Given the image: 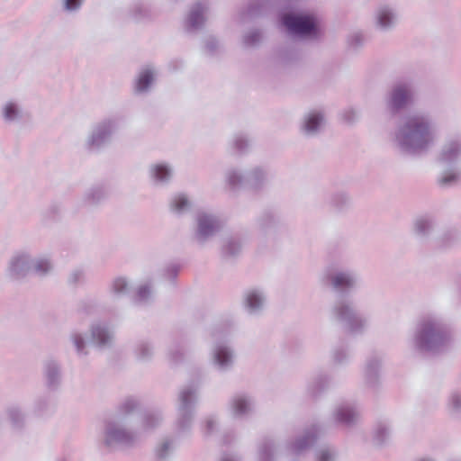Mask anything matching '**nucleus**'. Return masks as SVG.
Segmentation results:
<instances>
[{"instance_id":"f257e3e1","label":"nucleus","mask_w":461,"mask_h":461,"mask_svg":"<svg viewBox=\"0 0 461 461\" xmlns=\"http://www.w3.org/2000/svg\"><path fill=\"white\" fill-rule=\"evenodd\" d=\"M436 130L432 119L426 114L408 116L395 130L393 143L405 155L419 156L435 144Z\"/></svg>"},{"instance_id":"f03ea898","label":"nucleus","mask_w":461,"mask_h":461,"mask_svg":"<svg viewBox=\"0 0 461 461\" xmlns=\"http://www.w3.org/2000/svg\"><path fill=\"white\" fill-rule=\"evenodd\" d=\"M450 339V329L444 317L428 312L417 320L408 343L418 352L437 353L445 349Z\"/></svg>"},{"instance_id":"7ed1b4c3","label":"nucleus","mask_w":461,"mask_h":461,"mask_svg":"<svg viewBox=\"0 0 461 461\" xmlns=\"http://www.w3.org/2000/svg\"><path fill=\"white\" fill-rule=\"evenodd\" d=\"M199 400V385L192 383L184 385L178 393L176 404V432L178 436L189 434Z\"/></svg>"},{"instance_id":"20e7f679","label":"nucleus","mask_w":461,"mask_h":461,"mask_svg":"<svg viewBox=\"0 0 461 461\" xmlns=\"http://www.w3.org/2000/svg\"><path fill=\"white\" fill-rule=\"evenodd\" d=\"M122 121V116L111 115L94 123L85 140V149L89 152L101 150L120 130Z\"/></svg>"},{"instance_id":"39448f33","label":"nucleus","mask_w":461,"mask_h":461,"mask_svg":"<svg viewBox=\"0 0 461 461\" xmlns=\"http://www.w3.org/2000/svg\"><path fill=\"white\" fill-rule=\"evenodd\" d=\"M281 22L293 37L318 40L321 35L318 19L312 14H285Z\"/></svg>"},{"instance_id":"423d86ee","label":"nucleus","mask_w":461,"mask_h":461,"mask_svg":"<svg viewBox=\"0 0 461 461\" xmlns=\"http://www.w3.org/2000/svg\"><path fill=\"white\" fill-rule=\"evenodd\" d=\"M331 318L344 324L346 330L353 335L363 334L367 327V319L360 315L352 303L345 298L337 300L330 309Z\"/></svg>"},{"instance_id":"0eeeda50","label":"nucleus","mask_w":461,"mask_h":461,"mask_svg":"<svg viewBox=\"0 0 461 461\" xmlns=\"http://www.w3.org/2000/svg\"><path fill=\"white\" fill-rule=\"evenodd\" d=\"M225 179L231 189L246 187L257 191L267 185L269 173L266 167L261 166L250 168L246 174H242L239 169L232 167L226 171Z\"/></svg>"},{"instance_id":"6e6552de","label":"nucleus","mask_w":461,"mask_h":461,"mask_svg":"<svg viewBox=\"0 0 461 461\" xmlns=\"http://www.w3.org/2000/svg\"><path fill=\"white\" fill-rule=\"evenodd\" d=\"M140 441L137 429L125 428L122 420L114 419L106 422L104 429V445L110 449L133 447Z\"/></svg>"},{"instance_id":"1a4fd4ad","label":"nucleus","mask_w":461,"mask_h":461,"mask_svg":"<svg viewBox=\"0 0 461 461\" xmlns=\"http://www.w3.org/2000/svg\"><path fill=\"white\" fill-rule=\"evenodd\" d=\"M413 95L414 87L411 81H397L385 96V106L392 114H397L411 104Z\"/></svg>"},{"instance_id":"9d476101","label":"nucleus","mask_w":461,"mask_h":461,"mask_svg":"<svg viewBox=\"0 0 461 461\" xmlns=\"http://www.w3.org/2000/svg\"><path fill=\"white\" fill-rule=\"evenodd\" d=\"M324 428L320 423H312L306 427L302 435L297 436L285 446L287 457H297L308 451L323 433Z\"/></svg>"},{"instance_id":"9b49d317","label":"nucleus","mask_w":461,"mask_h":461,"mask_svg":"<svg viewBox=\"0 0 461 461\" xmlns=\"http://www.w3.org/2000/svg\"><path fill=\"white\" fill-rule=\"evenodd\" d=\"M223 227L222 220L209 212H199L195 217L193 239L200 245H204Z\"/></svg>"},{"instance_id":"f8f14e48","label":"nucleus","mask_w":461,"mask_h":461,"mask_svg":"<svg viewBox=\"0 0 461 461\" xmlns=\"http://www.w3.org/2000/svg\"><path fill=\"white\" fill-rule=\"evenodd\" d=\"M33 258L26 250H19L10 258L6 268V275L13 280L24 278L31 271Z\"/></svg>"},{"instance_id":"ddd939ff","label":"nucleus","mask_w":461,"mask_h":461,"mask_svg":"<svg viewBox=\"0 0 461 461\" xmlns=\"http://www.w3.org/2000/svg\"><path fill=\"white\" fill-rule=\"evenodd\" d=\"M361 418L358 405L353 402H343L336 405L331 413L332 420L344 427L357 424Z\"/></svg>"},{"instance_id":"4468645a","label":"nucleus","mask_w":461,"mask_h":461,"mask_svg":"<svg viewBox=\"0 0 461 461\" xmlns=\"http://www.w3.org/2000/svg\"><path fill=\"white\" fill-rule=\"evenodd\" d=\"M384 355L371 353L366 359L363 368V378L366 386L375 389L381 384Z\"/></svg>"},{"instance_id":"2eb2a0df","label":"nucleus","mask_w":461,"mask_h":461,"mask_svg":"<svg viewBox=\"0 0 461 461\" xmlns=\"http://www.w3.org/2000/svg\"><path fill=\"white\" fill-rule=\"evenodd\" d=\"M398 21V11L392 5H379L374 13V25L380 32L392 31L397 25Z\"/></svg>"},{"instance_id":"dca6fc26","label":"nucleus","mask_w":461,"mask_h":461,"mask_svg":"<svg viewBox=\"0 0 461 461\" xmlns=\"http://www.w3.org/2000/svg\"><path fill=\"white\" fill-rule=\"evenodd\" d=\"M327 280L338 292L353 289L358 281L357 274L351 269H334L327 273Z\"/></svg>"},{"instance_id":"f3484780","label":"nucleus","mask_w":461,"mask_h":461,"mask_svg":"<svg viewBox=\"0 0 461 461\" xmlns=\"http://www.w3.org/2000/svg\"><path fill=\"white\" fill-rule=\"evenodd\" d=\"M228 411L232 417L242 419L249 416L255 409L254 399L247 393H236L228 401Z\"/></svg>"},{"instance_id":"a211bd4d","label":"nucleus","mask_w":461,"mask_h":461,"mask_svg":"<svg viewBox=\"0 0 461 461\" xmlns=\"http://www.w3.org/2000/svg\"><path fill=\"white\" fill-rule=\"evenodd\" d=\"M461 160V137L454 136L447 139L443 144L438 161L441 165L448 167H453Z\"/></svg>"},{"instance_id":"6ab92c4d","label":"nucleus","mask_w":461,"mask_h":461,"mask_svg":"<svg viewBox=\"0 0 461 461\" xmlns=\"http://www.w3.org/2000/svg\"><path fill=\"white\" fill-rule=\"evenodd\" d=\"M211 357L212 365L221 372H226L231 368L234 361V351L224 341L215 343Z\"/></svg>"},{"instance_id":"aec40b11","label":"nucleus","mask_w":461,"mask_h":461,"mask_svg":"<svg viewBox=\"0 0 461 461\" xmlns=\"http://www.w3.org/2000/svg\"><path fill=\"white\" fill-rule=\"evenodd\" d=\"M267 303L265 293L258 288L247 290L243 294L242 307L249 315H259Z\"/></svg>"},{"instance_id":"412c9836","label":"nucleus","mask_w":461,"mask_h":461,"mask_svg":"<svg viewBox=\"0 0 461 461\" xmlns=\"http://www.w3.org/2000/svg\"><path fill=\"white\" fill-rule=\"evenodd\" d=\"M92 343L99 348L112 346L114 339L113 329L104 321H95L90 327Z\"/></svg>"},{"instance_id":"4be33fe9","label":"nucleus","mask_w":461,"mask_h":461,"mask_svg":"<svg viewBox=\"0 0 461 461\" xmlns=\"http://www.w3.org/2000/svg\"><path fill=\"white\" fill-rule=\"evenodd\" d=\"M209 11L206 1H197L190 8L185 18V28L188 32H193L203 28Z\"/></svg>"},{"instance_id":"5701e85b","label":"nucleus","mask_w":461,"mask_h":461,"mask_svg":"<svg viewBox=\"0 0 461 461\" xmlns=\"http://www.w3.org/2000/svg\"><path fill=\"white\" fill-rule=\"evenodd\" d=\"M158 73L156 68L152 65H146L142 67L136 76L133 85V91L136 95H146L156 81Z\"/></svg>"},{"instance_id":"b1692460","label":"nucleus","mask_w":461,"mask_h":461,"mask_svg":"<svg viewBox=\"0 0 461 461\" xmlns=\"http://www.w3.org/2000/svg\"><path fill=\"white\" fill-rule=\"evenodd\" d=\"M43 378L49 390H57L62 380L60 364L54 359H47L43 363Z\"/></svg>"},{"instance_id":"393cba45","label":"nucleus","mask_w":461,"mask_h":461,"mask_svg":"<svg viewBox=\"0 0 461 461\" xmlns=\"http://www.w3.org/2000/svg\"><path fill=\"white\" fill-rule=\"evenodd\" d=\"M149 176L156 185H167L173 178L174 167L164 161L156 162L149 166Z\"/></svg>"},{"instance_id":"a878e982","label":"nucleus","mask_w":461,"mask_h":461,"mask_svg":"<svg viewBox=\"0 0 461 461\" xmlns=\"http://www.w3.org/2000/svg\"><path fill=\"white\" fill-rule=\"evenodd\" d=\"M163 422V415L158 410H150L145 411L140 420V424L137 429L140 439L145 434L152 432Z\"/></svg>"},{"instance_id":"bb28decb","label":"nucleus","mask_w":461,"mask_h":461,"mask_svg":"<svg viewBox=\"0 0 461 461\" xmlns=\"http://www.w3.org/2000/svg\"><path fill=\"white\" fill-rule=\"evenodd\" d=\"M107 189L103 184H94L87 187L82 196V203L86 206H97L107 197Z\"/></svg>"},{"instance_id":"cd10ccee","label":"nucleus","mask_w":461,"mask_h":461,"mask_svg":"<svg viewBox=\"0 0 461 461\" xmlns=\"http://www.w3.org/2000/svg\"><path fill=\"white\" fill-rule=\"evenodd\" d=\"M3 120L7 123H14L23 118L24 111L22 104L14 99L5 102L1 108Z\"/></svg>"},{"instance_id":"c85d7f7f","label":"nucleus","mask_w":461,"mask_h":461,"mask_svg":"<svg viewBox=\"0 0 461 461\" xmlns=\"http://www.w3.org/2000/svg\"><path fill=\"white\" fill-rule=\"evenodd\" d=\"M323 123V114L321 112L311 111L303 117L302 131L307 136H314L319 132Z\"/></svg>"},{"instance_id":"c756f323","label":"nucleus","mask_w":461,"mask_h":461,"mask_svg":"<svg viewBox=\"0 0 461 461\" xmlns=\"http://www.w3.org/2000/svg\"><path fill=\"white\" fill-rule=\"evenodd\" d=\"M255 461H276V443L271 437L258 441Z\"/></svg>"},{"instance_id":"7c9ffc66","label":"nucleus","mask_w":461,"mask_h":461,"mask_svg":"<svg viewBox=\"0 0 461 461\" xmlns=\"http://www.w3.org/2000/svg\"><path fill=\"white\" fill-rule=\"evenodd\" d=\"M192 201L187 194L178 193L174 194L169 202L171 212L176 215H182L188 212L192 208Z\"/></svg>"},{"instance_id":"2f4dec72","label":"nucleus","mask_w":461,"mask_h":461,"mask_svg":"<svg viewBox=\"0 0 461 461\" xmlns=\"http://www.w3.org/2000/svg\"><path fill=\"white\" fill-rule=\"evenodd\" d=\"M331 384L332 377L330 375L320 374L308 384L307 390L310 394L316 396L329 389Z\"/></svg>"},{"instance_id":"473e14b6","label":"nucleus","mask_w":461,"mask_h":461,"mask_svg":"<svg viewBox=\"0 0 461 461\" xmlns=\"http://www.w3.org/2000/svg\"><path fill=\"white\" fill-rule=\"evenodd\" d=\"M391 425L387 420H379L373 430V440L378 446L384 444L390 438Z\"/></svg>"},{"instance_id":"72a5a7b5","label":"nucleus","mask_w":461,"mask_h":461,"mask_svg":"<svg viewBox=\"0 0 461 461\" xmlns=\"http://www.w3.org/2000/svg\"><path fill=\"white\" fill-rule=\"evenodd\" d=\"M154 297V285L153 282L149 280L141 284L134 296V302L138 304H145L149 303Z\"/></svg>"},{"instance_id":"f704fd0d","label":"nucleus","mask_w":461,"mask_h":461,"mask_svg":"<svg viewBox=\"0 0 461 461\" xmlns=\"http://www.w3.org/2000/svg\"><path fill=\"white\" fill-rule=\"evenodd\" d=\"M450 168L443 171L438 177V184L439 186L447 188L453 186L460 180V172L453 166Z\"/></svg>"},{"instance_id":"c9c22d12","label":"nucleus","mask_w":461,"mask_h":461,"mask_svg":"<svg viewBox=\"0 0 461 461\" xmlns=\"http://www.w3.org/2000/svg\"><path fill=\"white\" fill-rule=\"evenodd\" d=\"M154 354L153 344L149 340H140L134 348V356L140 361H148L151 359Z\"/></svg>"},{"instance_id":"e433bc0d","label":"nucleus","mask_w":461,"mask_h":461,"mask_svg":"<svg viewBox=\"0 0 461 461\" xmlns=\"http://www.w3.org/2000/svg\"><path fill=\"white\" fill-rule=\"evenodd\" d=\"M433 221L429 216H420L414 222V230L420 238H425L430 234L433 230Z\"/></svg>"},{"instance_id":"4c0bfd02","label":"nucleus","mask_w":461,"mask_h":461,"mask_svg":"<svg viewBox=\"0 0 461 461\" xmlns=\"http://www.w3.org/2000/svg\"><path fill=\"white\" fill-rule=\"evenodd\" d=\"M52 269L53 264L49 257L44 256L33 258L32 271H33L36 275L44 276L50 274Z\"/></svg>"},{"instance_id":"58836bf2","label":"nucleus","mask_w":461,"mask_h":461,"mask_svg":"<svg viewBox=\"0 0 461 461\" xmlns=\"http://www.w3.org/2000/svg\"><path fill=\"white\" fill-rule=\"evenodd\" d=\"M230 146L239 154H244L249 151L251 141L244 133H236L230 141Z\"/></svg>"},{"instance_id":"ea45409f","label":"nucleus","mask_w":461,"mask_h":461,"mask_svg":"<svg viewBox=\"0 0 461 461\" xmlns=\"http://www.w3.org/2000/svg\"><path fill=\"white\" fill-rule=\"evenodd\" d=\"M242 248V242L240 239L236 236H231L228 238L221 248V252L225 257H234L237 256Z\"/></svg>"},{"instance_id":"a19ab883","label":"nucleus","mask_w":461,"mask_h":461,"mask_svg":"<svg viewBox=\"0 0 461 461\" xmlns=\"http://www.w3.org/2000/svg\"><path fill=\"white\" fill-rule=\"evenodd\" d=\"M338 451L330 445L321 446L315 450L313 461H337Z\"/></svg>"},{"instance_id":"79ce46f5","label":"nucleus","mask_w":461,"mask_h":461,"mask_svg":"<svg viewBox=\"0 0 461 461\" xmlns=\"http://www.w3.org/2000/svg\"><path fill=\"white\" fill-rule=\"evenodd\" d=\"M175 450V441L167 438L163 439L156 447V456L158 460L164 461L167 459Z\"/></svg>"},{"instance_id":"37998d69","label":"nucleus","mask_w":461,"mask_h":461,"mask_svg":"<svg viewBox=\"0 0 461 461\" xmlns=\"http://www.w3.org/2000/svg\"><path fill=\"white\" fill-rule=\"evenodd\" d=\"M33 413L38 417H44L53 411V404L49 397H40L33 404Z\"/></svg>"},{"instance_id":"c03bdc74","label":"nucleus","mask_w":461,"mask_h":461,"mask_svg":"<svg viewBox=\"0 0 461 461\" xmlns=\"http://www.w3.org/2000/svg\"><path fill=\"white\" fill-rule=\"evenodd\" d=\"M8 418L15 428H21L25 420V414L21 406L17 404L10 405L6 410Z\"/></svg>"},{"instance_id":"a18cd8bd","label":"nucleus","mask_w":461,"mask_h":461,"mask_svg":"<svg viewBox=\"0 0 461 461\" xmlns=\"http://www.w3.org/2000/svg\"><path fill=\"white\" fill-rule=\"evenodd\" d=\"M69 340L73 344L78 356H86V341L83 333L74 330L69 335Z\"/></svg>"},{"instance_id":"49530a36","label":"nucleus","mask_w":461,"mask_h":461,"mask_svg":"<svg viewBox=\"0 0 461 461\" xmlns=\"http://www.w3.org/2000/svg\"><path fill=\"white\" fill-rule=\"evenodd\" d=\"M110 291L117 296L125 295L130 291L129 282L125 277L118 276L111 283Z\"/></svg>"},{"instance_id":"de8ad7c7","label":"nucleus","mask_w":461,"mask_h":461,"mask_svg":"<svg viewBox=\"0 0 461 461\" xmlns=\"http://www.w3.org/2000/svg\"><path fill=\"white\" fill-rule=\"evenodd\" d=\"M331 357L335 364L343 365L348 363L350 358L348 347L344 344L335 347Z\"/></svg>"},{"instance_id":"09e8293b","label":"nucleus","mask_w":461,"mask_h":461,"mask_svg":"<svg viewBox=\"0 0 461 461\" xmlns=\"http://www.w3.org/2000/svg\"><path fill=\"white\" fill-rule=\"evenodd\" d=\"M277 222V218L272 212H264L257 220L258 227L262 230H267L274 227Z\"/></svg>"},{"instance_id":"8fccbe9b","label":"nucleus","mask_w":461,"mask_h":461,"mask_svg":"<svg viewBox=\"0 0 461 461\" xmlns=\"http://www.w3.org/2000/svg\"><path fill=\"white\" fill-rule=\"evenodd\" d=\"M447 405L451 411L458 413L461 411V390H453L447 398Z\"/></svg>"},{"instance_id":"3c124183","label":"nucleus","mask_w":461,"mask_h":461,"mask_svg":"<svg viewBox=\"0 0 461 461\" xmlns=\"http://www.w3.org/2000/svg\"><path fill=\"white\" fill-rule=\"evenodd\" d=\"M347 42L351 50H357L364 46L365 36L361 32H352L348 35Z\"/></svg>"},{"instance_id":"603ef678","label":"nucleus","mask_w":461,"mask_h":461,"mask_svg":"<svg viewBox=\"0 0 461 461\" xmlns=\"http://www.w3.org/2000/svg\"><path fill=\"white\" fill-rule=\"evenodd\" d=\"M267 6H268L267 1L260 2V3L257 2L255 4L254 3L250 4L247 9V13H246L245 16L254 17V16L259 15L267 10Z\"/></svg>"},{"instance_id":"864d4df0","label":"nucleus","mask_w":461,"mask_h":461,"mask_svg":"<svg viewBox=\"0 0 461 461\" xmlns=\"http://www.w3.org/2000/svg\"><path fill=\"white\" fill-rule=\"evenodd\" d=\"M349 202V197L346 193L339 192L332 194L330 197V204L337 208L338 210L342 209L346 206Z\"/></svg>"},{"instance_id":"5fc2aeb1","label":"nucleus","mask_w":461,"mask_h":461,"mask_svg":"<svg viewBox=\"0 0 461 461\" xmlns=\"http://www.w3.org/2000/svg\"><path fill=\"white\" fill-rule=\"evenodd\" d=\"M139 405V401L135 397H127L120 405V411L122 414H130Z\"/></svg>"},{"instance_id":"6e6d98bb","label":"nucleus","mask_w":461,"mask_h":461,"mask_svg":"<svg viewBox=\"0 0 461 461\" xmlns=\"http://www.w3.org/2000/svg\"><path fill=\"white\" fill-rule=\"evenodd\" d=\"M131 16L135 20H140L146 16L147 7L141 2L134 3L130 9Z\"/></svg>"},{"instance_id":"4d7b16f0","label":"nucleus","mask_w":461,"mask_h":461,"mask_svg":"<svg viewBox=\"0 0 461 461\" xmlns=\"http://www.w3.org/2000/svg\"><path fill=\"white\" fill-rule=\"evenodd\" d=\"M261 40V32L258 30H253L249 32L243 37V44L246 47H253L257 45Z\"/></svg>"},{"instance_id":"13d9d810","label":"nucleus","mask_w":461,"mask_h":461,"mask_svg":"<svg viewBox=\"0 0 461 461\" xmlns=\"http://www.w3.org/2000/svg\"><path fill=\"white\" fill-rule=\"evenodd\" d=\"M84 0H62L63 10L68 13H75L80 10Z\"/></svg>"},{"instance_id":"bf43d9fd","label":"nucleus","mask_w":461,"mask_h":461,"mask_svg":"<svg viewBox=\"0 0 461 461\" xmlns=\"http://www.w3.org/2000/svg\"><path fill=\"white\" fill-rule=\"evenodd\" d=\"M218 418L215 415H209L204 420V432L212 434L218 428Z\"/></svg>"},{"instance_id":"052dcab7","label":"nucleus","mask_w":461,"mask_h":461,"mask_svg":"<svg viewBox=\"0 0 461 461\" xmlns=\"http://www.w3.org/2000/svg\"><path fill=\"white\" fill-rule=\"evenodd\" d=\"M182 348L179 346H174L169 349L168 357L172 363H178L182 359Z\"/></svg>"},{"instance_id":"680f3d73","label":"nucleus","mask_w":461,"mask_h":461,"mask_svg":"<svg viewBox=\"0 0 461 461\" xmlns=\"http://www.w3.org/2000/svg\"><path fill=\"white\" fill-rule=\"evenodd\" d=\"M342 118L345 122L352 123L358 118V113L354 108H347L343 111Z\"/></svg>"},{"instance_id":"e2e57ef3","label":"nucleus","mask_w":461,"mask_h":461,"mask_svg":"<svg viewBox=\"0 0 461 461\" xmlns=\"http://www.w3.org/2000/svg\"><path fill=\"white\" fill-rule=\"evenodd\" d=\"M85 276L84 271L82 269H75L71 272L68 281L70 284H78L83 281Z\"/></svg>"},{"instance_id":"0e129e2a","label":"nucleus","mask_w":461,"mask_h":461,"mask_svg":"<svg viewBox=\"0 0 461 461\" xmlns=\"http://www.w3.org/2000/svg\"><path fill=\"white\" fill-rule=\"evenodd\" d=\"M218 461H242V457L235 452H223Z\"/></svg>"},{"instance_id":"69168bd1","label":"nucleus","mask_w":461,"mask_h":461,"mask_svg":"<svg viewBox=\"0 0 461 461\" xmlns=\"http://www.w3.org/2000/svg\"><path fill=\"white\" fill-rule=\"evenodd\" d=\"M218 48V41L213 37H209L205 41V50L208 53L212 54Z\"/></svg>"},{"instance_id":"338daca9","label":"nucleus","mask_w":461,"mask_h":461,"mask_svg":"<svg viewBox=\"0 0 461 461\" xmlns=\"http://www.w3.org/2000/svg\"><path fill=\"white\" fill-rule=\"evenodd\" d=\"M178 273V267L176 266H170L166 269V275L169 279H174Z\"/></svg>"},{"instance_id":"774afa93","label":"nucleus","mask_w":461,"mask_h":461,"mask_svg":"<svg viewBox=\"0 0 461 461\" xmlns=\"http://www.w3.org/2000/svg\"><path fill=\"white\" fill-rule=\"evenodd\" d=\"M454 284L456 291L461 294V272L455 276Z\"/></svg>"}]
</instances>
